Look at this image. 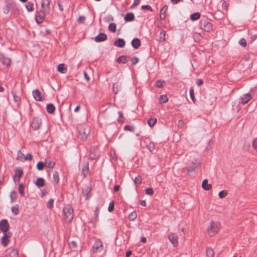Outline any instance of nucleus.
Returning <instances> with one entry per match:
<instances>
[{"label": "nucleus", "instance_id": "1", "mask_svg": "<svg viewBox=\"0 0 257 257\" xmlns=\"http://www.w3.org/2000/svg\"><path fill=\"white\" fill-rule=\"evenodd\" d=\"M77 131L78 132V138L82 141H85L90 133V128L87 124L82 123L78 125Z\"/></svg>", "mask_w": 257, "mask_h": 257}, {"label": "nucleus", "instance_id": "2", "mask_svg": "<svg viewBox=\"0 0 257 257\" xmlns=\"http://www.w3.org/2000/svg\"><path fill=\"white\" fill-rule=\"evenodd\" d=\"M64 218L66 222L69 223L73 218V209L72 207L69 205H66L63 209Z\"/></svg>", "mask_w": 257, "mask_h": 257}, {"label": "nucleus", "instance_id": "3", "mask_svg": "<svg viewBox=\"0 0 257 257\" xmlns=\"http://www.w3.org/2000/svg\"><path fill=\"white\" fill-rule=\"evenodd\" d=\"M220 224L218 221H211L210 226L208 228V233L210 236H214L219 230Z\"/></svg>", "mask_w": 257, "mask_h": 257}, {"label": "nucleus", "instance_id": "4", "mask_svg": "<svg viewBox=\"0 0 257 257\" xmlns=\"http://www.w3.org/2000/svg\"><path fill=\"white\" fill-rule=\"evenodd\" d=\"M200 28L204 31L210 32L212 30V25L208 21L201 20L200 22Z\"/></svg>", "mask_w": 257, "mask_h": 257}, {"label": "nucleus", "instance_id": "5", "mask_svg": "<svg viewBox=\"0 0 257 257\" xmlns=\"http://www.w3.org/2000/svg\"><path fill=\"white\" fill-rule=\"evenodd\" d=\"M46 11V9H43L36 14L35 20L37 24H40L44 21Z\"/></svg>", "mask_w": 257, "mask_h": 257}, {"label": "nucleus", "instance_id": "6", "mask_svg": "<svg viewBox=\"0 0 257 257\" xmlns=\"http://www.w3.org/2000/svg\"><path fill=\"white\" fill-rule=\"evenodd\" d=\"M42 124L41 119L38 117H35L32 120L31 125L33 130H37L40 128Z\"/></svg>", "mask_w": 257, "mask_h": 257}, {"label": "nucleus", "instance_id": "7", "mask_svg": "<svg viewBox=\"0 0 257 257\" xmlns=\"http://www.w3.org/2000/svg\"><path fill=\"white\" fill-rule=\"evenodd\" d=\"M9 228V224L7 219H3L0 221V230L6 233L7 232Z\"/></svg>", "mask_w": 257, "mask_h": 257}, {"label": "nucleus", "instance_id": "8", "mask_svg": "<svg viewBox=\"0 0 257 257\" xmlns=\"http://www.w3.org/2000/svg\"><path fill=\"white\" fill-rule=\"evenodd\" d=\"M0 61L3 65L9 67L11 65V59L6 57L3 54H0Z\"/></svg>", "mask_w": 257, "mask_h": 257}, {"label": "nucleus", "instance_id": "9", "mask_svg": "<svg viewBox=\"0 0 257 257\" xmlns=\"http://www.w3.org/2000/svg\"><path fill=\"white\" fill-rule=\"evenodd\" d=\"M168 238H169V240L170 241V242L173 244V245L174 246H177L178 245V236L176 234H175L174 233H170L168 235Z\"/></svg>", "mask_w": 257, "mask_h": 257}, {"label": "nucleus", "instance_id": "10", "mask_svg": "<svg viewBox=\"0 0 257 257\" xmlns=\"http://www.w3.org/2000/svg\"><path fill=\"white\" fill-rule=\"evenodd\" d=\"M102 242L99 240H96L93 246V252L100 251L102 250Z\"/></svg>", "mask_w": 257, "mask_h": 257}, {"label": "nucleus", "instance_id": "11", "mask_svg": "<svg viewBox=\"0 0 257 257\" xmlns=\"http://www.w3.org/2000/svg\"><path fill=\"white\" fill-rule=\"evenodd\" d=\"M34 98L37 101H42L44 98L41 95L40 91L38 89H35L32 92Z\"/></svg>", "mask_w": 257, "mask_h": 257}, {"label": "nucleus", "instance_id": "12", "mask_svg": "<svg viewBox=\"0 0 257 257\" xmlns=\"http://www.w3.org/2000/svg\"><path fill=\"white\" fill-rule=\"evenodd\" d=\"M91 191V187L90 186H86L83 189V195L85 198L86 199H88L90 197V193Z\"/></svg>", "mask_w": 257, "mask_h": 257}, {"label": "nucleus", "instance_id": "13", "mask_svg": "<svg viewBox=\"0 0 257 257\" xmlns=\"http://www.w3.org/2000/svg\"><path fill=\"white\" fill-rule=\"evenodd\" d=\"M107 35L105 33H100L94 38L96 42H100L105 41L107 39Z\"/></svg>", "mask_w": 257, "mask_h": 257}, {"label": "nucleus", "instance_id": "14", "mask_svg": "<svg viewBox=\"0 0 257 257\" xmlns=\"http://www.w3.org/2000/svg\"><path fill=\"white\" fill-rule=\"evenodd\" d=\"M121 82L118 80L113 83V91L115 94L118 93L121 90Z\"/></svg>", "mask_w": 257, "mask_h": 257}, {"label": "nucleus", "instance_id": "15", "mask_svg": "<svg viewBox=\"0 0 257 257\" xmlns=\"http://www.w3.org/2000/svg\"><path fill=\"white\" fill-rule=\"evenodd\" d=\"M251 99V96L249 93L243 94L240 98V102L242 104L247 103Z\"/></svg>", "mask_w": 257, "mask_h": 257}, {"label": "nucleus", "instance_id": "16", "mask_svg": "<svg viewBox=\"0 0 257 257\" xmlns=\"http://www.w3.org/2000/svg\"><path fill=\"white\" fill-rule=\"evenodd\" d=\"M125 41L121 38H118L116 41L114 42V45L116 47L119 48H123L125 46Z\"/></svg>", "mask_w": 257, "mask_h": 257}, {"label": "nucleus", "instance_id": "17", "mask_svg": "<svg viewBox=\"0 0 257 257\" xmlns=\"http://www.w3.org/2000/svg\"><path fill=\"white\" fill-rule=\"evenodd\" d=\"M89 156L90 159L92 160H94L98 157V154L96 148L93 147L90 149Z\"/></svg>", "mask_w": 257, "mask_h": 257}, {"label": "nucleus", "instance_id": "18", "mask_svg": "<svg viewBox=\"0 0 257 257\" xmlns=\"http://www.w3.org/2000/svg\"><path fill=\"white\" fill-rule=\"evenodd\" d=\"M130 59V57L128 56L122 55L119 57L117 60L116 62L118 63H122L125 64L128 60Z\"/></svg>", "mask_w": 257, "mask_h": 257}, {"label": "nucleus", "instance_id": "19", "mask_svg": "<svg viewBox=\"0 0 257 257\" xmlns=\"http://www.w3.org/2000/svg\"><path fill=\"white\" fill-rule=\"evenodd\" d=\"M131 44L134 48L138 49L141 45V42L139 39L134 38L132 40Z\"/></svg>", "mask_w": 257, "mask_h": 257}, {"label": "nucleus", "instance_id": "20", "mask_svg": "<svg viewBox=\"0 0 257 257\" xmlns=\"http://www.w3.org/2000/svg\"><path fill=\"white\" fill-rule=\"evenodd\" d=\"M168 6L165 5L164 6L160 11V19L161 20H164L166 18V14L168 10Z\"/></svg>", "mask_w": 257, "mask_h": 257}, {"label": "nucleus", "instance_id": "21", "mask_svg": "<svg viewBox=\"0 0 257 257\" xmlns=\"http://www.w3.org/2000/svg\"><path fill=\"white\" fill-rule=\"evenodd\" d=\"M9 237L7 233H4V236L2 237V244L5 247L8 245L9 242Z\"/></svg>", "mask_w": 257, "mask_h": 257}, {"label": "nucleus", "instance_id": "22", "mask_svg": "<svg viewBox=\"0 0 257 257\" xmlns=\"http://www.w3.org/2000/svg\"><path fill=\"white\" fill-rule=\"evenodd\" d=\"M50 1L49 0H42L41 3V8L42 9H46L47 12H48L50 8Z\"/></svg>", "mask_w": 257, "mask_h": 257}, {"label": "nucleus", "instance_id": "23", "mask_svg": "<svg viewBox=\"0 0 257 257\" xmlns=\"http://www.w3.org/2000/svg\"><path fill=\"white\" fill-rule=\"evenodd\" d=\"M202 187L205 190H209L211 189L212 186L211 184H208V180L207 179H204L203 181L202 184Z\"/></svg>", "mask_w": 257, "mask_h": 257}, {"label": "nucleus", "instance_id": "24", "mask_svg": "<svg viewBox=\"0 0 257 257\" xmlns=\"http://www.w3.org/2000/svg\"><path fill=\"white\" fill-rule=\"evenodd\" d=\"M5 257H19L18 251L17 249L13 248Z\"/></svg>", "mask_w": 257, "mask_h": 257}, {"label": "nucleus", "instance_id": "25", "mask_svg": "<svg viewBox=\"0 0 257 257\" xmlns=\"http://www.w3.org/2000/svg\"><path fill=\"white\" fill-rule=\"evenodd\" d=\"M46 110L48 113L53 114L55 110V107L52 103H49L46 106Z\"/></svg>", "mask_w": 257, "mask_h": 257}, {"label": "nucleus", "instance_id": "26", "mask_svg": "<svg viewBox=\"0 0 257 257\" xmlns=\"http://www.w3.org/2000/svg\"><path fill=\"white\" fill-rule=\"evenodd\" d=\"M135 19V16L133 13H127L124 17V20L126 22H132Z\"/></svg>", "mask_w": 257, "mask_h": 257}, {"label": "nucleus", "instance_id": "27", "mask_svg": "<svg viewBox=\"0 0 257 257\" xmlns=\"http://www.w3.org/2000/svg\"><path fill=\"white\" fill-rule=\"evenodd\" d=\"M58 71L62 73L65 74L67 72V67L64 64H60L57 67Z\"/></svg>", "mask_w": 257, "mask_h": 257}, {"label": "nucleus", "instance_id": "28", "mask_svg": "<svg viewBox=\"0 0 257 257\" xmlns=\"http://www.w3.org/2000/svg\"><path fill=\"white\" fill-rule=\"evenodd\" d=\"M23 175V171L20 168H17L15 170L14 177L20 178Z\"/></svg>", "mask_w": 257, "mask_h": 257}, {"label": "nucleus", "instance_id": "29", "mask_svg": "<svg viewBox=\"0 0 257 257\" xmlns=\"http://www.w3.org/2000/svg\"><path fill=\"white\" fill-rule=\"evenodd\" d=\"M35 184L39 188L42 187L45 185V180L42 178H38L36 180Z\"/></svg>", "mask_w": 257, "mask_h": 257}, {"label": "nucleus", "instance_id": "30", "mask_svg": "<svg viewBox=\"0 0 257 257\" xmlns=\"http://www.w3.org/2000/svg\"><path fill=\"white\" fill-rule=\"evenodd\" d=\"M201 14L199 12H196L195 13H193L190 15V19L193 21H195L197 20H198L200 17Z\"/></svg>", "mask_w": 257, "mask_h": 257}, {"label": "nucleus", "instance_id": "31", "mask_svg": "<svg viewBox=\"0 0 257 257\" xmlns=\"http://www.w3.org/2000/svg\"><path fill=\"white\" fill-rule=\"evenodd\" d=\"M55 164V162L49 160H46L45 162V166L49 168H52L54 167V165Z\"/></svg>", "mask_w": 257, "mask_h": 257}, {"label": "nucleus", "instance_id": "32", "mask_svg": "<svg viewBox=\"0 0 257 257\" xmlns=\"http://www.w3.org/2000/svg\"><path fill=\"white\" fill-rule=\"evenodd\" d=\"M214 252L212 248L207 247L206 248V256L207 257H214Z\"/></svg>", "mask_w": 257, "mask_h": 257}, {"label": "nucleus", "instance_id": "33", "mask_svg": "<svg viewBox=\"0 0 257 257\" xmlns=\"http://www.w3.org/2000/svg\"><path fill=\"white\" fill-rule=\"evenodd\" d=\"M24 190H25V186H24V185L23 184H22V183L20 184L19 186L18 190H19V193L22 196H25Z\"/></svg>", "mask_w": 257, "mask_h": 257}, {"label": "nucleus", "instance_id": "34", "mask_svg": "<svg viewBox=\"0 0 257 257\" xmlns=\"http://www.w3.org/2000/svg\"><path fill=\"white\" fill-rule=\"evenodd\" d=\"M137 217V214L136 211H133L130 213L128 215V220L130 221L135 220Z\"/></svg>", "mask_w": 257, "mask_h": 257}, {"label": "nucleus", "instance_id": "35", "mask_svg": "<svg viewBox=\"0 0 257 257\" xmlns=\"http://www.w3.org/2000/svg\"><path fill=\"white\" fill-rule=\"evenodd\" d=\"M34 4L31 2H29L27 5H26V8L28 12H32L34 10L33 8Z\"/></svg>", "mask_w": 257, "mask_h": 257}, {"label": "nucleus", "instance_id": "36", "mask_svg": "<svg viewBox=\"0 0 257 257\" xmlns=\"http://www.w3.org/2000/svg\"><path fill=\"white\" fill-rule=\"evenodd\" d=\"M157 120L156 118L151 117L148 119V123L151 127H152L156 124Z\"/></svg>", "mask_w": 257, "mask_h": 257}, {"label": "nucleus", "instance_id": "37", "mask_svg": "<svg viewBox=\"0 0 257 257\" xmlns=\"http://www.w3.org/2000/svg\"><path fill=\"white\" fill-rule=\"evenodd\" d=\"M10 198L12 203H13L16 200L17 198V193L14 190L11 193Z\"/></svg>", "mask_w": 257, "mask_h": 257}, {"label": "nucleus", "instance_id": "38", "mask_svg": "<svg viewBox=\"0 0 257 257\" xmlns=\"http://www.w3.org/2000/svg\"><path fill=\"white\" fill-rule=\"evenodd\" d=\"M116 24L115 23H110L108 26V30L111 32H116Z\"/></svg>", "mask_w": 257, "mask_h": 257}, {"label": "nucleus", "instance_id": "39", "mask_svg": "<svg viewBox=\"0 0 257 257\" xmlns=\"http://www.w3.org/2000/svg\"><path fill=\"white\" fill-rule=\"evenodd\" d=\"M168 101V99L166 95H161L160 96V102L161 103H166Z\"/></svg>", "mask_w": 257, "mask_h": 257}, {"label": "nucleus", "instance_id": "40", "mask_svg": "<svg viewBox=\"0 0 257 257\" xmlns=\"http://www.w3.org/2000/svg\"><path fill=\"white\" fill-rule=\"evenodd\" d=\"M53 178L54 181L55 182L56 184H57L59 181V176L58 172L55 171L53 175Z\"/></svg>", "mask_w": 257, "mask_h": 257}, {"label": "nucleus", "instance_id": "41", "mask_svg": "<svg viewBox=\"0 0 257 257\" xmlns=\"http://www.w3.org/2000/svg\"><path fill=\"white\" fill-rule=\"evenodd\" d=\"M146 147L151 152L154 151L155 148L154 143L152 142H150L148 144H147Z\"/></svg>", "mask_w": 257, "mask_h": 257}, {"label": "nucleus", "instance_id": "42", "mask_svg": "<svg viewBox=\"0 0 257 257\" xmlns=\"http://www.w3.org/2000/svg\"><path fill=\"white\" fill-rule=\"evenodd\" d=\"M89 170L88 168V164L87 163L85 166L83 167V168L82 169V173L84 177L86 176V174L87 173L88 171Z\"/></svg>", "mask_w": 257, "mask_h": 257}, {"label": "nucleus", "instance_id": "43", "mask_svg": "<svg viewBox=\"0 0 257 257\" xmlns=\"http://www.w3.org/2000/svg\"><path fill=\"white\" fill-rule=\"evenodd\" d=\"M165 84L164 80H159L156 82V86L158 88H162Z\"/></svg>", "mask_w": 257, "mask_h": 257}, {"label": "nucleus", "instance_id": "44", "mask_svg": "<svg viewBox=\"0 0 257 257\" xmlns=\"http://www.w3.org/2000/svg\"><path fill=\"white\" fill-rule=\"evenodd\" d=\"M189 92H190V96L191 99L194 102L195 100V96H194V89L192 87L190 88Z\"/></svg>", "mask_w": 257, "mask_h": 257}, {"label": "nucleus", "instance_id": "45", "mask_svg": "<svg viewBox=\"0 0 257 257\" xmlns=\"http://www.w3.org/2000/svg\"><path fill=\"white\" fill-rule=\"evenodd\" d=\"M44 164L43 162H39L37 164L36 167L38 170H40V171L42 170L44 168Z\"/></svg>", "mask_w": 257, "mask_h": 257}, {"label": "nucleus", "instance_id": "46", "mask_svg": "<svg viewBox=\"0 0 257 257\" xmlns=\"http://www.w3.org/2000/svg\"><path fill=\"white\" fill-rule=\"evenodd\" d=\"M134 183L136 185H139L142 183V177L140 176H138L134 179Z\"/></svg>", "mask_w": 257, "mask_h": 257}, {"label": "nucleus", "instance_id": "47", "mask_svg": "<svg viewBox=\"0 0 257 257\" xmlns=\"http://www.w3.org/2000/svg\"><path fill=\"white\" fill-rule=\"evenodd\" d=\"M12 212L15 214L17 215L19 213V211L18 209V206H14L12 207Z\"/></svg>", "mask_w": 257, "mask_h": 257}, {"label": "nucleus", "instance_id": "48", "mask_svg": "<svg viewBox=\"0 0 257 257\" xmlns=\"http://www.w3.org/2000/svg\"><path fill=\"white\" fill-rule=\"evenodd\" d=\"M193 38L195 41L199 42L201 39V36L199 33H196L194 34Z\"/></svg>", "mask_w": 257, "mask_h": 257}, {"label": "nucleus", "instance_id": "49", "mask_svg": "<svg viewBox=\"0 0 257 257\" xmlns=\"http://www.w3.org/2000/svg\"><path fill=\"white\" fill-rule=\"evenodd\" d=\"M54 200L53 199H50L49 200L47 207L49 209H51L53 207Z\"/></svg>", "mask_w": 257, "mask_h": 257}, {"label": "nucleus", "instance_id": "50", "mask_svg": "<svg viewBox=\"0 0 257 257\" xmlns=\"http://www.w3.org/2000/svg\"><path fill=\"white\" fill-rule=\"evenodd\" d=\"M227 194V191L226 190H223V191L219 192L218 195L220 198H223L225 196H226Z\"/></svg>", "mask_w": 257, "mask_h": 257}, {"label": "nucleus", "instance_id": "51", "mask_svg": "<svg viewBox=\"0 0 257 257\" xmlns=\"http://www.w3.org/2000/svg\"><path fill=\"white\" fill-rule=\"evenodd\" d=\"M124 130L133 132L135 131V127L132 125H126L124 127Z\"/></svg>", "mask_w": 257, "mask_h": 257}, {"label": "nucleus", "instance_id": "52", "mask_svg": "<svg viewBox=\"0 0 257 257\" xmlns=\"http://www.w3.org/2000/svg\"><path fill=\"white\" fill-rule=\"evenodd\" d=\"M195 169H196V168L194 167V166H193L192 165L186 168V170H187V174L188 175H190V173L193 171Z\"/></svg>", "mask_w": 257, "mask_h": 257}, {"label": "nucleus", "instance_id": "53", "mask_svg": "<svg viewBox=\"0 0 257 257\" xmlns=\"http://www.w3.org/2000/svg\"><path fill=\"white\" fill-rule=\"evenodd\" d=\"M114 202L113 201H111L109 203L108 210L109 212H112L114 209Z\"/></svg>", "mask_w": 257, "mask_h": 257}, {"label": "nucleus", "instance_id": "54", "mask_svg": "<svg viewBox=\"0 0 257 257\" xmlns=\"http://www.w3.org/2000/svg\"><path fill=\"white\" fill-rule=\"evenodd\" d=\"M239 44L243 47H245L247 45L246 41L245 39L241 38L239 42Z\"/></svg>", "mask_w": 257, "mask_h": 257}, {"label": "nucleus", "instance_id": "55", "mask_svg": "<svg viewBox=\"0 0 257 257\" xmlns=\"http://www.w3.org/2000/svg\"><path fill=\"white\" fill-rule=\"evenodd\" d=\"M192 165L193 166H194V167L196 168L199 166V165L200 164V162L198 160H195L194 161L192 162Z\"/></svg>", "mask_w": 257, "mask_h": 257}, {"label": "nucleus", "instance_id": "56", "mask_svg": "<svg viewBox=\"0 0 257 257\" xmlns=\"http://www.w3.org/2000/svg\"><path fill=\"white\" fill-rule=\"evenodd\" d=\"M146 193L149 195H152L154 193L153 190L151 188H148L146 189Z\"/></svg>", "mask_w": 257, "mask_h": 257}, {"label": "nucleus", "instance_id": "57", "mask_svg": "<svg viewBox=\"0 0 257 257\" xmlns=\"http://www.w3.org/2000/svg\"><path fill=\"white\" fill-rule=\"evenodd\" d=\"M24 161L28 160L31 161L33 159V156L31 154H27L26 156L24 157Z\"/></svg>", "mask_w": 257, "mask_h": 257}, {"label": "nucleus", "instance_id": "58", "mask_svg": "<svg viewBox=\"0 0 257 257\" xmlns=\"http://www.w3.org/2000/svg\"><path fill=\"white\" fill-rule=\"evenodd\" d=\"M141 9L142 10H147L150 11H153L152 7L149 5H143L142 6Z\"/></svg>", "mask_w": 257, "mask_h": 257}, {"label": "nucleus", "instance_id": "59", "mask_svg": "<svg viewBox=\"0 0 257 257\" xmlns=\"http://www.w3.org/2000/svg\"><path fill=\"white\" fill-rule=\"evenodd\" d=\"M133 65H135L137 64L139 61V59L137 57H134L131 59Z\"/></svg>", "mask_w": 257, "mask_h": 257}, {"label": "nucleus", "instance_id": "60", "mask_svg": "<svg viewBox=\"0 0 257 257\" xmlns=\"http://www.w3.org/2000/svg\"><path fill=\"white\" fill-rule=\"evenodd\" d=\"M17 155H18V159H19V160H21L22 161L23 160H22V159L23 157L24 158V154L22 153L20 150H19L18 152Z\"/></svg>", "mask_w": 257, "mask_h": 257}, {"label": "nucleus", "instance_id": "61", "mask_svg": "<svg viewBox=\"0 0 257 257\" xmlns=\"http://www.w3.org/2000/svg\"><path fill=\"white\" fill-rule=\"evenodd\" d=\"M12 93L13 94V96L14 97V100L15 102H19L20 100V98L19 96H17L16 95V93L14 92H12Z\"/></svg>", "mask_w": 257, "mask_h": 257}, {"label": "nucleus", "instance_id": "62", "mask_svg": "<svg viewBox=\"0 0 257 257\" xmlns=\"http://www.w3.org/2000/svg\"><path fill=\"white\" fill-rule=\"evenodd\" d=\"M85 21V17L84 16H80L78 19V22L79 23L83 24Z\"/></svg>", "mask_w": 257, "mask_h": 257}, {"label": "nucleus", "instance_id": "63", "mask_svg": "<svg viewBox=\"0 0 257 257\" xmlns=\"http://www.w3.org/2000/svg\"><path fill=\"white\" fill-rule=\"evenodd\" d=\"M77 242L75 241H71L70 243H69V246L70 247H72V248H75L77 247Z\"/></svg>", "mask_w": 257, "mask_h": 257}, {"label": "nucleus", "instance_id": "64", "mask_svg": "<svg viewBox=\"0 0 257 257\" xmlns=\"http://www.w3.org/2000/svg\"><path fill=\"white\" fill-rule=\"evenodd\" d=\"M252 147L257 151V138L253 141Z\"/></svg>", "mask_w": 257, "mask_h": 257}]
</instances>
